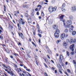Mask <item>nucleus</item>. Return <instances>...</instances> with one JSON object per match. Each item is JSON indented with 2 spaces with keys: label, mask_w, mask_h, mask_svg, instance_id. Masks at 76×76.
I'll return each mask as SVG.
<instances>
[{
  "label": "nucleus",
  "mask_w": 76,
  "mask_h": 76,
  "mask_svg": "<svg viewBox=\"0 0 76 76\" xmlns=\"http://www.w3.org/2000/svg\"><path fill=\"white\" fill-rule=\"evenodd\" d=\"M0 29L1 30H3V28H2V27L1 26H0Z\"/></svg>",
  "instance_id": "58836bf2"
},
{
  "label": "nucleus",
  "mask_w": 76,
  "mask_h": 76,
  "mask_svg": "<svg viewBox=\"0 0 76 76\" xmlns=\"http://www.w3.org/2000/svg\"><path fill=\"white\" fill-rule=\"evenodd\" d=\"M76 39H74V40L73 41V43H75V42H76Z\"/></svg>",
  "instance_id": "473e14b6"
},
{
  "label": "nucleus",
  "mask_w": 76,
  "mask_h": 76,
  "mask_svg": "<svg viewBox=\"0 0 76 76\" xmlns=\"http://www.w3.org/2000/svg\"><path fill=\"white\" fill-rule=\"evenodd\" d=\"M55 73H57V70H55Z\"/></svg>",
  "instance_id": "338daca9"
},
{
  "label": "nucleus",
  "mask_w": 76,
  "mask_h": 76,
  "mask_svg": "<svg viewBox=\"0 0 76 76\" xmlns=\"http://www.w3.org/2000/svg\"><path fill=\"white\" fill-rule=\"evenodd\" d=\"M56 56H58V54L56 53Z\"/></svg>",
  "instance_id": "e2e57ef3"
},
{
  "label": "nucleus",
  "mask_w": 76,
  "mask_h": 76,
  "mask_svg": "<svg viewBox=\"0 0 76 76\" xmlns=\"http://www.w3.org/2000/svg\"><path fill=\"white\" fill-rule=\"evenodd\" d=\"M45 1L46 2V3H48V0H46Z\"/></svg>",
  "instance_id": "680f3d73"
},
{
  "label": "nucleus",
  "mask_w": 76,
  "mask_h": 76,
  "mask_svg": "<svg viewBox=\"0 0 76 76\" xmlns=\"http://www.w3.org/2000/svg\"><path fill=\"white\" fill-rule=\"evenodd\" d=\"M68 31H69V30H68V29H65V32L67 33V32H68Z\"/></svg>",
  "instance_id": "4be33fe9"
},
{
  "label": "nucleus",
  "mask_w": 76,
  "mask_h": 76,
  "mask_svg": "<svg viewBox=\"0 0 76 76\" xmlns=\"http://www.w3.org/2000/svg\"><path fill=\"white\" fill-rule=\"evenodd\" d=\"M5 51H7V52L8 53H9V51L8 50H6V49H5Z\"/></svg>",
  "instance_id": "c03bdc74"
},
{
  "label": "nucleus",
  "mask_w": 76,
  "mask_h": 76,
  "mask_svg": "<svg viewBox=\"0 0 76 76\" xmlns=\"http://www.w3.org/2000/svg\"><path fill=\"white\" fill-rule=\"evenodd\" d=\"M37 15H39V12H37Z\"/></svg>",
  "instance_id": "09e8293b"
},
{
  "label": "nucleus",
  "mask_w": 76,
  "mask_h": 76,
  "mask_svg": "<svg viewBox=\"0 0 76 76\" xmlns=\"http://www.w3.org/2000/svg\"><path fill=\"white\" fill-rule=\"evenodd\" d=\"M9 73L11 74V75H12V76H13V72H11L10 73V72Z\"/></svg>",
  "instance_id": "49530a36"
},
{
  "label": "nucleus",
  "mask_w": 76,
  "mask_h": 76,
  "mask_svg": "<svg viewBox=\"0 0 76 76\" xmlns=\"http://www.w3.org/2000/svg\"><path fill=\"white\" fill-rule=\"evenodd\" d=\"M61 10L63 12H64L65 11H66V10H65V9L63 8H62Z\"/></svg>",
  "instance_id": "412c9836"
},
{
  "label": "nucleus",
  "mask_w": 76,
  "mask_h": 76,
  "mask_svg": "<svg viewBox=\"0 0 76 76\" xmlns=\"http://www.w3.org/2000/svg\"><path fill=\"white\" fill-rule=\"evenodd\" d=\"M64 16V15H62L61 16H60V20L63 22L64 23V25L65 26H66V24H65V23H64V21H65V20H64L63 19Z\"/></svg>",
  "instance_id": "f03ea898"
},
{
  "label": "nucleus",
  "mask_w": 76,
  "mask_h": 76,
  "mask_svg": "<svg viewBox=\"0 0 76 76\" xmlns=\"http://www.w3.org/2000/svg\"><path fill=\"white\" fill-rule=\"evenodd\" d=\"M24 67L25 69H27V67H26L25 66H24Z\"/></svg>",
  "instance_id": "de8ad7c7"
},
{
  "label": "nucleus",
  "mask_w": 76,
  "mask_h": 76,
  "mask_svg": "<svg viewBox=\"0 0 76 76\" xmlns=\"http://www.w3.org/2000/svg\"><path fill=\"white\" fill-rule=\"evenodd\" d=\"M19 35L20 37L21 38H23V34H22V33H21L20 34L19 33Z\"/></svg>",
  "instance_id": "ddd939ff"
},
{
  "label": "nucleus",
  "mask_w": 76,
  "mask_h": 76,
  "mask_svg": "<svg viewBox=\"0 0 76 76\" xmlns=\"http://www.w3.org/2000/svg\"><path fill=\"white\" fill-rule=\"evenodd\" d=\"M73 29L70 28L69 29V31L70 32H73Z\"/></svg>",
  "instance_id": "6ab92c4d"
},
{
  "label": "nucleus",
  "mask_w": 76,
  "mask_h": 76,
  "mask_svg": "<svg viewBox=\"0 0 76 76\" xmlns=\"http://www.w3.org/2000/svg\"><path fill=\"white\" fill-rule=\"evenodd\" d=\"M37 7H39V8H38V11H39V10H40L41 9V5H38V6H37Z\"/></svg>",
  "instance_id": "2eb2a0df"
},
{
  "label": "nucleus",
  "mask_w": 76,
  "mask_h": 76,
  "mask_svg": "<svg viewBox=\"0 0 76 76\" xmlns=\"http://www.w3.org/2000/svg\"><path fill=\"white\" fill-rule=\"evenodd\" d=\"M52 70H55V68H54V67H52Z\"/></svg>",
  "instance_id": "052dcab7"
},
{
  "label": "nucleus",
  "mask_w": 76,
  "mask_h": 76,
  "mask_svg": "<svg viewBox=\"0 0 76 76\" xmlns=\"http://www.w3.org/2000/svg\"><path fill=\"white\" fill-rule=\"evenodd\" d=\"M73 63L74 64H76V62H75V61L74 60H73Z\"/></svg>",
  "instance_id": "a18cd8bd"
},
{
  "label": "nucleus",
  "mask_w": 76,
  "mask_h": 76,
  "mask_svg": "<svg viewBox=\"0 0 76 76\" xmlns=\"http://www.w3.org/2000/svg\"><path fill=\"white\" fill-rule=\"evenodd\" d=\"M3 47H5V46H6V45H5L3 44V45H2Z\"/></svg>",
  "instance_id": "0e129e2a"
},
{
  "label": "nucleus",
  "mask_w": 76,
  "mask_h": 76,
  "mask_svg": "<svg viewBox=\"0 0 76 76\" xmlns=\"http://www.w3.org/2000/svg\"><path fill=\"white\" fill-rule=\"evenodd\" d=\"M67 72H68V73H71V72L70 71V70L69 69H68L67 70Z\"/></svg>",
  "instance_id": "b1692460"
},
{
  "label": "nucleus",
  "mask_w": 76,
  "mask_h": 76,
  "mask_svg": "<svg viewBox=\"0 0 76 76\" xmlns=\"http://www.w3.org/2000/svg\"><path fill=\"white\" fill-rule=\"evenodd\" d=\"M48 10L50 13H52L53 12V7H48Z\"/></svg>",
  "instance_id": "39448f33"
},
{
  "label": "nucleus",
  "mask_w": 76,
  "mask_h": 76,
  "mask_svg": "<svg viewBox=\"0 0 76 76\" xmlns=\"http://www.w3.org/2000/svg\"><path fill=\"white\" fill-rule=\"evenodd\" d=\"M39 19H41V16H39Z\"/></svg>",
  "instance_id": "bf43d9fd"
},
{
  "label": "nucleus",
  "mask_w": 76,
  "mask_h": 76,
  "mask_svg": "<svg viewBox=\"0 0 76 76\" xmlns=\"http://www.w3.org/2000/svg\"><path fill=\"white\" fill-rule=\"evenodd\" d=\"M66 41V43H68V42H69V39H67Z\"/></svg>",
  "instance_id": "f704fd0d"
},
{
  "label": "nucleus",
  "mask_w": 76,
  "mask_h": 76,
  "mask_svg": "<svg viewBox=\"0 0 76 76\" xmlns=\"http://www.w3.org/2000/svg\"><path fill=\"white\" fill-rule=\"evenodd\" d=\"M68 63L67 62H65V64H66V65H67Z\"/></svg>",
  "instance_id": "4d7b16f0"
},
{
  "label": "nucleus",
  "mask_w": 76,
  "mask_h": 76,
  "mask_svg": "<svg viewBox=\"0 0 76 76\" xmlns=\"http://www.w3.org/2000/svg\"><path fill=\"white\" fill-rule=\"evenodd\" d=\"M57 25H54L53 26V28L54 29H57Z\"/></svg>",
  "instance_id": "9b49d317"
},
{
  "label": "nucleus",
  "mask_w": 76,
  "mask_h": 76,
  "mask_svg": "<svg viewBox=\"0 0 76 76\" xmlns=\"http://www.w3.org/2000/svg\"><path fill=\"white\" fill-rule=\"evenodd\" d=\"M60 33V30L58 29H57L55 31V33L54 34V36L55 38H58L59 36V34Z\"/></svg>",
  "instance_id": "f257e3e1"
},
{
  "label": "nucleus",
  "mask_w": 76,
  "mask_h": 76,
  "mask_svg": "<svg viewBox=\"0 0 76 76\" xmlns=\"http://www.w3.org/2000/svg\"><path fill=\"white\" fill-rule=\"evenodd\" d=\"M42 16H44V14L43 12H41Z\"/></svg>",
  "instance_id": "393cba45"
},
{
  "label": "nucleus",
  "mask_w": 76,
  "mask_h": 76,
  "mask_svg": "<svg viewBox=\"0 0 76 76\" xmlns=\"http://www.w3.org/2000/svg\"><path fill=\"white\" fill-rule=\"evenodd\" d=\"M73 38H71V40H70L69 42L70 44H72V43H73Z\"/></svg>",
  "instance_id": "4468645a"
},
{
  "label": "nucleus",
  "mask_w": 76,
  "mask_h": 76,
  "mask_svg": "<svg viewBox=\"0 0 76 76\" xmlns=\"http://www.w3.org/2000/svg\"><path fill=\"white\" fill-rule=\"evenodd\" d=\"M28 20V22L29 23H31V18L27 19Z\"/></svg>",
  "instance_id": "f3484780"
},
{
  "label": "nucleus",
  "mask_w": 76,
  "mask_h": 76,
  "mask_svg": "<svg viewBox=\"0 0 76 76\" xmlns=\"http://www.w3.org/2000/svg\"><path fill=\"white\" fill-rule=\"evenodd\" d=\"M8 59V58H5V60L6 61V62H7V63L8 62V60H7Z\"/></svg>",
  "instance_id": "5701e85b"
},
{
  "label": "nucleus",
  "mask_w": 76,
  "mask_h": 76,
  "mask_svg": "<svg viewBox=\"0 0 76 76\" xmlns=\"http://www.w3.org/2000/svg\"><path fill=\"white\" fill-rule=\"evenodd\" d=\"M6 68L7 69L9 70H10L11 69L10 68V67L9 66H8L7 67H6Z\"/></svg>",
  "instance_id": "a211bd4d"
},
{
  "label": "nucleus",
  "mask_w": 76,
  "mask_h": 76,
  "mask_svg": "<svg viewBox=\"0 0 76 76\" xmlns=\"http://www.w3.org/2000/svg\"><path fill=\"white\" fill-rule=\"evenodd\" d=\"M69 18L70 19H73V17H72V16H70Z\"/></svg>",
  "instance_id": "2f4dec72"
},
{
  "label": "nucleus",
  "mask_w": 76,
  "mask_h": 76,
  "mask_svg": "<svg viewBox=\"0 0 76 76\" xmlns=\"http://www.w3.org/2000/svg\"><path fill=\"white\" fill-rule=\"evenodd\" d=\"M19 74L20 75V76H22V74H21V73H19Z\"/></svg>",
  "instance_id": "774afa93"
},
{
  "label": "nucleus",
  "mask_w": 76,
  "mask_h": 76,
  "mask_svg": "<svg viewBox=\"0 0 76 76\" xmlns=\"http://www.w3.org/2000/svg\"><path fill=\"white\" fill-rule=\"evenodd\" d=\"M64 37H65V34L64 33H63L61 35V38L62 39H64Z\"/></svg>",
  "instance_id": "0eeeda50"
},
{
  "label": "nucleus",
  "mask_w": 76,
  "mask_h": 76,
  "mask_svg": "<svg viewBox=\"0 0 76 76\" xmlns=\"http://www.w3.org/2000/svg\"><path fill=\"white\" fill-rule=\"evenodd\" d=\"M61 42V40H57L56 41L57 44H58V43H59V42Z\"/></svg>",
  "instance_id": "aec40b11"
},
{
  "label": "nucleus",
  "mask_w": 76,
  "mask_h": 76,
  "mask_svg": "<svg viewBox=\"0 0 76 76\" xmlns=\"http://www.w3.org/2000/svg\"><path fill=\"white\" fill-rule=\"evenodd\" d=\"M38 35L39 37H42V36H41V34H38Z\"/></svg>",
  "instance_id": "79ce46f5"
},
{
  "label": "nucleus",
  "mask_w": 76,
  "mask_h": 76,
  "mask_svg": "<svg viewBox=\"0 0 76 76\" xmlns=\"http://www.w3.org/2000/svg\"><path fill=\"white\" fill-rule=\"evenodd\" d=\"M35 11H38V8H37L35 9Z\"/></svg>",
  "instance_id": "4c0bfd02"
},
{
  "label": "nucleus",
  "mask_w": 76,
  "mask_h": 76,
  "mask_svg": "<svg viewBox=\"0 0 76 76\" xmlns=\"http://www.w3.org/2000/svg\"><path fill=\"white\" fill-rule=\"evenodd\" d=\"M26 7L27 8H28L29 7H28V5H26Z\"/></svg>",
  "instance_id": "864d4df0"
},
{
  "label": "nucleus",
  "mask_w": 76,
  "mask_h": 76,
  "mask_svg": "<svg viewBox=\"0 0 76 76\" xmlns=\"http://www.w3.org/2000/svg\"><path fill=\"white\" fill-rule=\"evenodd\" d=\"M75 46V45L74 44H73L71 45L70 46V50H71L72 51H74V47Z\"/></svg>",
  "instance_id": "423d86ee"
},
{
  "label": "nucleus",
  "mask_w": 76,
  "mask_h": 76,
  "mask_svg": "<svg viewBox=\"0 0 76 76\" xmlns=\"http://www.w3.org/2000/svg\"><path fill=\"white\" fill-rule=\"evenodd\" d=\"M66 54L68 56H69V52H66Z\"/></svg>",
  "instance_id": "cd10ccee"
},
{
  "label": "nucleus",
  "mask_w": 76,
  "mask_h": 76,
  "mask_svg": "<svg viewBox=\"0 0 76 76\" xmlns=\"http://www.w3.org/2000/svg\"><path fill=\"white\" fill-rule=\"evenodd\" d=\"M18 27V29H19V30H20V29H21V28H20V27Z\"/></svg>",
  "instance_id": "3c124183"
},
{
  "label": "nucleus",
  "mask_w": 76,
  "mask_h": 76,
  "mask_svg": "<svg viewBox=\"0 0 76 76\" xmlns=\"http://www.w3.org/2000/svg\"><path fill=\"white\" fill-rule=\"evenodd\" d=\"M27 56L28 57H29V58H30L31 57V56H30L28 55H27Z\"/></svg>",
  "instance_id": "13d9d810"
},
{
  "label": "nucleus",
  "mask_w": 76,
  "mask_h": 76,
  "mask_svg": "<svg viewBox=\"0 0 76 76\" xmlns=\"http://www.w3.org/2000/svg\"><path fill=\"white\" fill-rule=\"evenodd\" d=\"M26 70L27 71H28V72H30L31 71V70L29 69H28L27 68L26 69Z\"/></svg>",
  "instance_id": "ea45409f"
},
{
  "label": "nucleus",
  "mask_w": 76,
  "mask_h": 76,
  "mask_svg": "<svg viewBox=\"0 0 76 76\" xmlns=\"http://www.w3.org/2000/svg\"><path fill=\"white\" fill-rule=\"evenodd\" d=\"M20 23H18V27H20Z\"/></svg>",
  "instance_id": "8fccbe9b"
},
{
  "label": "nucleus",
  "mask_w": 76,
  "mask_h": 76,
  "mask_svg": "<svg viewBox=\"0 0 76 76\" xmlns=\"http://www.w3.org/2000/svg\"><path fill=\"white\" fill-rule=\"evenodd\" d=\"M59 71L60 73H61V74H62L63 73V72H62L61 71V70H60V69H59Z\"/></svg>",
  "instance_id": "a19ab883"
},
{
  "label": "nucleus",
  "mask_w": 76,
  "mask_h": 76,
  "mask_svg": "<svg viewBox=\"0 0 76 76\" xmlns=\"http://www.w3.org/2000/svg\"><path fill=\"white\" fill-rule=\"evenodd\" d=\"M5 71H6V72H7L8 73H10V72H9V71H8V69H5Z\"/></svg>",
  "instance_id": "bb28decb"
},
{
  "label": "nucleus",
  "mask_w": 76,
  "mask_h": 76,
  "mask_svg": "<svg viewBox=\"0 0 76 76\" xmlns=\"http://www.w3.org/2000/svg\"><path fill=\"white\" fill-rule=\"evenodd\" d=\"M36 64H37V66H38V62H36Z\"/></svg>",
  "instance_id": "5fc2aeb1"
},
{
  "label": "nucleus",
  "mask_w": 76,
  "mask_h": 76,
  "mask_svg": "<svg viewBox=\"0 0 76 76\" xmlns=\"http://www.w3.org/2000/svg\"><path fill=\"white\" fill-rule=\"evenodd\" d=\"M68 45L67 43L65 42H64L63 43V45L64 47H66Z\"/></svg>",
  "instance_id": "9d476101"
},
{
  "label": "nucleus",
  "mask_w": 76,
  "mask_h": 76,
  "mask_svg": "<svg viewBox=\"0 0 76 76\" xmlns=\"http://www.w3.org/2000/svg\"><path fill=\"white\" fill-rule=\"evenodd\" d=\"M56 9H57V7H52L53 12L56 11Z\"/></svg>",
  "instance_id": "f8f14e48"
},
{
  "label": "nucleus",
  "mask_w": 76,
  "mask_h": 76,
  "mask_svg": "<svg viewBox=\"0 0 76 76\" xmlns=\"http://www.w3.org/2000/svg\"><path fill=\"white\" fill-rule=\"evenodd\" d=\"M60 58H59V60L61 63H62V61L63 60V56L61 54L60 55Z\"/></svg>",
  "instance_id": "7ed1b4c3"
},
{
  "label": "nucleus",
  "mask_w": 76,
  "mask_h": 76,
  "mask_svg": "<svg viewBox=\"0 0 76 76\" xmlns=\"http://www.w3.org/2000/svg\"><path fill=\"white\" fill-rule=\"evenodd\" d=\"M65 37H68V34H66L65 35Z\"/></svg>",
  "instance_id": "603ef678"
},
{
  "label": "nucleus",
  "mask_w": 76,
  "mask_h": 76,
  "mask_svg": "<svg viewBox=\"0 0 76 76\" xmlns=\"http://www.w3.org/2000/svg\"><path fill=\"white\" fill-rule=\"evenodd\" d=\"M17 70H20V72H22V69L20 68H17Z\"/></svg>",
  "instance_id": "7c9ffc66"
},
{
  "label": "nucleus",
  "mask_w": 76,
  "mask_h": 76,
  "mask_svg": "<svg viewBox=\"0 0 76 76\" xmlns=\"http://www.w3.org/2000/svg\"><path fill=\"white\" fill-rule=\"evenodd\" d=\"M44 65L45 66V67H46V68H48V66H47V65H46V64H45L44 63Z\"/></svg>",
  "instance_id": "e433bc0d"
},
{
  "label": "nucleus",
  "mask_w": 76,
  "mask_h": 76,
  "mask_svg": "<svg viewBox=\"0 0 76 76\" xmlns=\"http://www.w3.org/2000/svg\"><path fill=\"white\" fill-rule=\"evenodd\" d=\"M76 32L75 31H74L72 32V35H76Z\"/></svg>",
  "instance_id": "dca6fc26"
},
{
  "label": "nucleus",
  "mask_w": 76,
  "mask_h": 76,
  "mask_svg": "<svg viewBox=\"0 0 76 76\" xmlns=\"http://www.w3.org/2000/svg\"><path fill=\"white\" fill-rule=\"evenodd\" d=\"M20 66H23V65H22V64H20Z\"/></svg>",
  "instance_id": "69168bd1"
},
{
  "label": "nucleus",
  "mask_w": 76,
  "mask_h": 76,
  "mask_svg": "<svg viewBox=\"0 0 76 76\" xmlns=\"http://www.w3.org/2000/svg\"><path fill=\"white\" fill-rule=\"evenodd\" d=\"M72 10L73 11H76V6H73L72 7Z\"/></svg>",
  "instance_id": "6e6552de"
},
{
  "label": "nucleus",
  "mask_w": 76,
  "mask_h": 76,
  "mask_svg": "<svg viewBox=\"0 0 76 76\" xmlns=\"http://www.w3.org/2000/svg\"><path fill=\"white\" fill-rule=\"evenodd\" d=\"M62 7H65V4H63L62 6Z\"/></svg>",
  "instance_id": "c85d7f7f"
},
{
  "label": "nucleus",
  "mask_w": 76,
  "mask_h": 76,
  "mask_svg": "<svg viewBox=\"0 0 76 76\" xmlns=\"http://www.w3.org/2000/svg\"><path fill=\"white\" fill-rule=\"evenodd\" d=\"M70 54L71 55H74V52H72Z\"/></svg>",
  "instance_id": "37998d69"
},
{
  "label": "nucleus",
  "mask_w": 76,
  "mask_h": 76,
  "mask_svg": "<svg viewBox=\"0 0 76 76\" xmlns=\"http://www.w3.org/2000/svg\"><path fill=\"white\" fill-rule=\"evenodd\" d=\"M3 39V37L2 36H0V39Z\"/></svg>",
  "instance_id": "72a5a7b5"
},
{
  "label": "nucleus",
  "mask_w": 76,
  "mask_h": 76,
  "mask_svg": "<svg viewBox=\"0 0 76 76\" xmlns=\"http://www.w3.org/2000/svg\"><path fill=\"white\" fill-rule=\"evenodd\" d=\"M25 16H26L27 18L28 17V14L27 13L25 14Z\"/></svg>",
  "instance_id": "c9c22d12"
},
{
  "label": "nucleus",
  "mask_w": 76,
  "mask_h": 76,
  "mask_svg": "<svg viewBox=\"0 0 76 76\" xmlns=\"http://www.w3.org/2000/svg\"><path fill=\"white\" fill-rule=\"evenodd\" d=\"M14 66L15 67H16V68H17L18 67V66L17 65L14 64H13Z\"/></svg>",
  "instance_id": "c756f323"
},
{
  "label": "nucleus",
  "mask_w": 76,
  "mask_h": 76,
  "mask_svg": "<svg viewBox=\"0 0 76 76\" xmlns=\"http://www.w3.org/2000/svg\"><path fill=\"white\" fill-rule=\"evenodd\" d=\"M44 60L46 62V63H48V59H47L46 58L44 59Z\"/></svg>",
  "instance_id": "a878e982"
},
{
  "label": "nucleus",
  "mask_w": 76,
  "mask_h": 76,
  "mask_svg": "<svg viewBox=\"0 0 76 76\" xmlns=\"http://www.w3.org/2000/svg\"><path fill=\"white\" fill-rule=\"evenodd\" d=\"M72 23L71 20H67V21L66 22V24L67 25H68V26H70V25H71Z\"/></svg>",
  "instance_id": "20e7f679"
},
{
  "label": "nucleus",
  "mask_w": 76,
  "mask_h": 76,
  "mask_svg": "<svg viewBox=\"0 0 76 76\" xmlns=\"http://www.w3.org/2000/svg\"><path fill=\"white\" fill-rule=\"evenodd\" d=\"M20 20H21V24H22V25H24V24H25V22H24V20H23V19L21 18L20 19Z\"/></svg>",
  "instance_id": "1a4fd4ad"
},
{
  "label": "nucleus",
  "mask_w": 76,
  "mask_h": 76,
  "mask_svg": "<svg viewBox=\"0 0 76 76\" xmlns=\"http://www.w3.org/2000/svg\"><path fill=\"white\" fill-rule=\"evenodd\" d=\"M25 7H26V5H23V8H25Z\"/></svg>",
  "instance_id": "6e6d98bb"
}]
</instances>
